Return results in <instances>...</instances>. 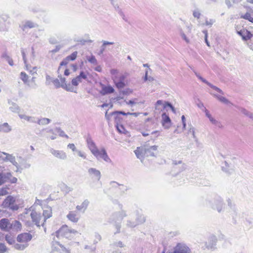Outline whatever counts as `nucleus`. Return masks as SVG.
Returning <instances> with one entry per match:
<instances>
[{"mask_svg": "<svg viewBox=\"0 0 253 253\" xmlns=\"http://www.w3.org/2000/svg\"><path fill=\"white\" fill-rule=\"evenodd\" d=\"M77 231L75 230L70 229L68 226L63 225L58 230L55 232L56 236L57 238L60 237H64L67 239H71L73 237V234H75Z\"/></svg>", "mask_w": 253, "mask_h": 253, "instance_id": "f257e3e1", "label": "nucleus"}, {"mask_svg": "<svg viewBox=\"0 0 253 253\" xmlns=\"http://www.w3.org/2000/svg\"><path fill=\"white\" fill-rule=\"evenodd\" d=\"M207 206H210L211 208L216 210L218 212H220L223 209L224 204L223 200L219 196H215L212 201H208V203H206Z\"/></svg>", "mask_w": 253, "mask_h": 253, "instance_id": "f03ea898", "label": "nucleus"}, {"mask_svg": "<svg viewBox=\"0 0 253 253\" xmlns=\"http://www.w3.org/2000/svg\"><path fill=\"white\" fill-rule=\"evenodd\" d=\"M15 202V197L12 196H8L3 201L1 206L3 208H9L12 210H17L18 209V207L17 205H14Z\"/></svg>", "mask_w": 253, "mask_h": 253, "instance_id": "7ed1b4c3", "label": "nucleus"}, {"mask_svg": "<svg viewBox=\"0 0 253 253\" xmlns=\"http://www.w3.org/2000/svg\"><path fill=\"white\" fill-rule=\"evenodd\" d=\"M61 251L65 252V253H70L69 250L57 241L54 237L52 242V253H54L55 251L60 252Z\"/></svg>", "mask_w": 253, "mask_h": 253, "instance_id": "20e7f679", "label": "nucleus"}, {"mask_svg": "<svg viewBox=\"0 0 253 253\" xmlns=\"http://www.w3.org/2000/svg\"><path fill=\"white\" fill-rule=\"evenodd\" d=\"M173 253H190V249L185 245L178 243L173 248Z\"/></svg>", "mask_w": 253, "mask_h": 253, "instance_id": "39448f33", "label": "nucleus"}, {"mask_svg": "<svg viewBox=\"0 0 253 253\" xmlns=\"http://www.w3.org/2000/svg\"><path fill=\"white\" fill-rule=\"evenodd\" d=\"M168 102L162 100H158L155 103V113H160L168 107Z\"/></svg>", "mask_w": 253, "mask_h": 253, "instance_id": "423d86ee", "label": "nucleus"}, {"mask_svg": "<svg viewBox=\"0 0 253 253\" xmlns=\"http://www.w3.org/2000/svg\"><path fill=\"white\" fill-rule=\"evenodd\" d=\"M86 142L88 148L90 150L91 153L94 156H97L99 150L97 148L93 141L91 139V138H88L86 140Z\"/></svg>", "mask_w": 253, "mask_h": 253, "instance_id": "0eeeda50", "label": "nucleus"}, {"mask_svg": "<svg viewBox=\"0 0 253 253\" xmlns=\"http://www.w3.org/2000/svg\"><path fill=\"white\" fill-rule=\"evenodd\" d=\"M32 239V235L29 233H23L18 235L17 241L19 243H28Z\"/></svg>", "mask_w": 253, "mask_h": 253, "instance_id": "6e6552de", "label": "nucleus"}, {"mask_svg": "<svg viewBox=\"0 0 253 253\" xmlns=\"http://www.w3.org/2000/svg\"><path fill=\"white\" fill-rule=\"evenodd\" d=\"M237 34L242 37V40L244 41H247L250 40L253 36V35L246 29H243L240 31H237Z\"/></svg>", "mask_w": 253, "mask_h": 253, "instance_id": "1a4fd4ad", "label": "nucleus"}, {"mask_svg": "<svg viewBox=\"0 0 253 253\" xmlns=\"http://www.w3.org/2000/svg\"><path fill=\"white\" fill-rule=\"evenodd\" d=\"M49 151L54 156L59 159L64 160L67 159V155L63 151L55 150L53 148H51Z\"/></svg>", "mask_w": 253, "mask_h": 253, "instance_id": "9d476101", "label": "nucleus"}, {"mask_svg": "<svg viewBox=\"0 0 253 253\" xmlns=\"http://www.w3.org/2000/svg\"><path fill=\"white\" fill-rule=\"evenodd\" d=\"M2 153L5 155L6 157L3 158V160L5 162H10L13 166H15L17 169H19V165L16 161L15 156L12 154H10L5 152H2Z\"/></svg>", "mask_w": 253, "mask_h": 253, "instance_id": "9b49d317", "label": "nucleus"}, {"mask_svg": "<svg viewBox=\"0 0 253 253\" xmlns=\"http://www.w3.org/2000/svg\"><path fill=\"white\" fill-rule=\"evenodd\" d=\"M162 124L165 128H169L171 126V120L166 113L162 115Z\"/></svg>", "mask_w": 253, "mask_h": 253, "instance_id": "f8f14e48", "label": "nucleus"}, {"mask_svg": "<svg viewBox=\"0 0 253 253\" xmlns=\"http://www.w3.org/2000/svg\"><path fill=\"white\" fill-rule=\"evenodd\" d=\"M32 157L31 154H28L24 157L19 156H17L18 159L19 160L20 164L23 166L24 168L27 169L30 167L31 165L27 163V161L29 160Z\"/></svg>", "mask_w": 253, "mask_h": 253, "instance_id": "ddd939ff", "label": "nucleus"}, {"mask_svg": "<svg viewBox=\"0 0 253 253\" xmlns=\"http://www.w3.org/2000/svg\"><path fill=\"white\" fill-rule=\"evenodd\" d=\"M32 221L35 223V224L39 227H40L41 220L42 216L40 213H38L35 211H32L30 214Z\"/></svg>", "mask_w": 253, "mask_h": 253, "instance_id": "4468645a", "label": "nucleus"}, {"mask_svg": "<svg viewBox=\"0 0 253 253\" xmlns=\"http://www.w3.org/2000/svg\"><path fill=\"white\" fill-rule=\"evenodd\" d=\"M82 79H84V80L87 79L86 75L83 71H81L79 76H77L76 78L72 79V85H73L74 86H77L79 84V83L82 82Z\"/></svg>", "mask_w": 253, "mask_h": 253, "instance_id": "2eb2a0df", "label": "nucleus"}, {"mask_svg": "<svg viewBox=\"0 0 253 253\" xmlns=\"http://www.w3.org/2000/svg\"><path fill=\"white\" fill-rule=\"evenodd\" d=\"M88 173L90 176L99 181L101 178L100 171L95 168H89L88 169Z\"/></svg>", "mask_w": 253, "mask_h": 253, "instance_id": "dca6fc26", "label": "nucleus"}, {"mask_svg": "<svg viewBox=\"0 0 253 253\" xmlns=\"http://www.w3.org/2000/svg\"><path fill=\"white\" fill-rule=\"evenodd\" d=\"M157 146H152L147 148H144V156L145 157L155 156V152L157 151Z\"/></svg>", "mask_w": 253, "mask_h": 253, "instance_id": "f3484780", "label": "nucleus"}, {"mask_svg": "<svg viewBox=\"0 0 253 253\" xmlns=\"http://www.w3.org/2000/svg\"><path fill=\"white\" fill-rule=\"evenodd\" d=\"M97 159L99 160L100 159H102L105 162L108 163L111 162V160L108 156L107 152L104 148H102L101 151H99L98 152V155L97 156H95Z\"/></svg>", "mask_w": 253, "mask_h": 253, "instance_id": "a211bd4d", "label": "nucleus"}, {"mask_svg": "<svg viewBox=\"0 0 253 253\" xmlns=\"http://www.w3.org/2000/svg\"><path fill=\"white\" fill-rule=\"evenodd\" d=\"M0 228L4 231L10 230V221L7 218H2L0 220Z\"/></svg>", "mask_w": 253, "mask_h": 253, "instance_id": "6ab92c4d", "label": "nucleus"}, {"mask_svg": "<svg viewBox=\"0 0 253 253\" xmlns=\"http://www.w3.org/2000/svg\"><path fill=\"white\" fill-rule=\"evenodd\" d=\"M43 217V222L41 224L42 226H44V222L46 220L52 216V210L50 207H46L43 210L42 215Z\"/></svg>", "mask_w": 253, "mask_h": 253, "instance_id": "aec40b11", "label": "nucleus"}, {"mask_svg": "<svg viewBox=\"0 0 253 253\" xmlns=\"http://www.w3.org/2000/svg\"><path fill=\"white\" fill-rule=\"evenodd\" d=\"M68 219L73 222L76 223L78 221L80 216L75 211H71L67 215Z\"/></svg>", "mask_w": 253, "mask_h": 253, "instance_id": "412c9836", "label": "nucleus"}, {"mask_svg": "<svg viewBox=\"0 0 253 253\" xmlns=\"http://www.w3.org/2000/svg\"><path fill=\"white\" fill-rule=\"evenodd\" d=\"M8 104L9 106V109L12 112L14 113H19L20 112V108L16 103L12 102L10 100H8Z\"/></svg>", "mask_w": 253, "mask_h": 253, "instance_id": "4be33fe9", "label": "nucleus"}, {"mask_svg": "<svg viewBox=\"0 0 253 253\" xmlns=\"http://www.w3.org/2000/svg\"><path fill=\"white\" fill-rule=\"evenodd\" d=\"M217 239L215 236H211L208 241V243H206V247L209 249L214 248L215 246Z\"/></svg>", "mask_w": 253, "mask_h": 253, "instance_id": "5701e85b", "label": "nucleus"}, {"mask_svg": "<svg viewBox=\"0 0 253 253\" xmlns=\"http://www.w3.org/2000/svg\"><path fill=\"white\" fill-rule=\"evenodd\" d=\"M115 90L114 88L111 85L105 86L103 85L102 87V90L100 91V93L103 95H106L108 94L112 93L114 92Z\"/></svg>", "mask_w": 253, "mask_h": 253, "instance_id": "b1692460", "label": "nucleus"}, {"mask_svg": "<svg viewBox=\"0 0 253 253\" xmlns=\"http://www.w3.org/2000/svg\"><path fill=\"white\" fill-rule=\"evenodd\" d=\"M12 130L11 127L7 123L0 124V132L4 133H8Z\"/></svg>", "mask_w": 253, "mask_h": 253, "instance_id": "393cba45", "label": "nucleus"}, {"mask_svg": "<svg viewBox=\"0 0 253 253\" xmlns=\"http://www.w3.org/2000/svg\"><path fill=\"white\" fill-rule=\"evenodd\" d=\"M240 17L241 18L247 20L253 23V11L252 10H250L249 11L246 12L244 15H241Z\"/></svg>", "mask_w": 253, "mask_h": 253, "instance_id": "a878e982", "label": "nucleus"}, {"mask_svg": "<svg viewBox=\"0 0 253 253\" xmlns=\"http://www.w3.org/2000/svg\"><path fill=\"white\" fill-rule=\"evenodd\" d=\"M126 216V212L125 211H121L120 212L114 213L112 215V217L114 218V219H116L118 220H122L124 217Z\"/></svg>", "mask_w": 253, "mask_h": 253, "instance_id": "bb28decb", "label": "nucleus"}, {"mask_svg": "<svg viewBox=\"0 0 253 253\" xmlns=\"http://www.w3.org/2000/svg\"><path fill=\"white\" fill-rule=\"evenodd\" d=\"M21 223L17 220H13L11 222H10V230H18L21 228Z\"/></svg>", "mask_w": 253, "mask_h": 253, "instance_id": "cd10ccee", "label": "nucleus"}, {"mask_svg": "<svg viewBox=\"0 0 253 253\" xmlns=\"http://www.w3.org/2000/svg\"><path fill=\"white\" fill-rule=\"evenodd\" d=\"M89 201L87 200H85L81 205H78L76 207V209L80 211H82L83 212H84V211L87 209L88 204H89Z\"/></svg>", "mask_w": 253, "mask_h": 253, "instance_id": "c85d7f7f", "label": "nucleus"}, {"mask_svg": "<svg viewBox=\"0 0 253 253\" xmlns=\"http://www.w3.org/2000/svg\"><path fill=\"white\" fill-rule=\"evenodd\" d=\"M120 114H122L123 115H128V114H127V113H125V112L122 111L113 112L111 113L110 114V115L114 116L115 120V122H119L121 120V118L119 117V115H120Z\"/></svg>", "mask_w": 253, "mask_h": 253, "instance_id": "c756f323", "label": "nucleus"}, {"mask_svg": "<svg viewBox=\"0 0 253 253\" xmlns=\"http://www.w3.org/2000/svg\"><path fill=\"white\" fill-rule=\"evenodd\" d=\"M239 109L243 114L252 120H253V113L243 107H240Z\"/></svg>", "mask_w": 253, "mask_h": 253, "instance_id": "7c9ffc66", "label": "nucleus"}, {"mask_svg": "<svg viewBox=\"0 0 253 253\" xmlns=\"http://www.w3.org/2000/svg\"><path fill=\"white\" fill-rule=\"evenodd\" d=\"M38 26V25L32 21H27L25 24L23 26V30H25L26 28H33Z\"/></svg>", "mask_w": 253, "mask_h": 253, "instance_id": "2f4dec72", "label": "nucleus"}, {"mask_svg": "<svg viewBox=\"0 0 253 253\" xmlns=\"http://www.w3.org/2000/svg\"><path fill=\"white\" fill-rule=\"evenodd\" d=\"M134 153L137 158L139 159L141 162L143 158L145 157V156H144V148L139 149L137 148V149L134 151Z\"/></svg>", "mask_w": 253, "mask_h": 253, "instance_id": "473e14b6", "label": "nucleus"}, {"mask_svg": "<svg viewBox=\"0 0 253 253\" xmlns=\"http://www.w3.org/2000/svg\"><path fill=\"white\" fill-rule=\"evenodd\" d=\"M19 117L21 119H24L28 122H31V123H36L37 122L36 119L34 117L31 116H28L25 115L23 114H19Z\"/></svg>", "mask_w": 253, "mask_h": 253, "instance_id": "72a5a7b5", "label": "nucleus"}, {"mask_svg": "<svg viewBox=\"0 0 253 253\" xmlns=\"http://www.w3.org/2000/svg\"><path fill=\"white\" fill-rule=\"evenodd\" d=\"M28 245V243H20L14 244V247L17 250L22 251L26 249Z\"/></svg>", "mask_w": 253, "mask_h": 253, "instance_id": "f704fd0d", "label": "nucleus"}, {"mask_svg": "<svg viewBox=\"0 0 253 253\" xmlns=\"http://www.w3.org/2000/svg\"><path fill=\"white\" fill-rule=\"evenodd\" d=\"M211 94H212L213 95H214V96H215L220 102H221L224 104H232V103L228 99H227L225 97L222 96L221 95H217V94H212V93H211Z\"/></svg>", "mask_w": 253, "mask_h": 253, "instance_id": "c9c22d12", "label": "nucleus"}, {"mask_svg": "<svg viewBox=\"0 0 253 253\" xmlns=\"http://www.w3.org/2000/svg\"><path fill=\"white\" fill-rule=\"evenodd\" d=\"M223 165L222 166V170L225 172L230 173L232 170V169H230L229 164L226 161H224Z\"/></svg>", "mask_w": 253, "mask_h": 253, "instance_id": "e433bc0d", "label": "nucleus"}, {"mask_svg": "<svg viewBox=\"0 0 253 253\" xmlns=\"http://www.w3.org/2000/svg\"><path fill=\"white\" fill-rule=\"evenodd\" d=\"M51 120L49 119L43 118L41 119H38L36 123L40 125H45L50 123Z\"/></svg>", "mask_w": 253, "mask_h": 253, "instance_id": "4c0bfd02", "label": "nucleus"}, {"mask_svg": "<svg viewBox=\"0 0 253 253\" xmlns=\"http://www.w3.org/2000/svg\"><path fill=\"white\" fill-rule=\"evenodd\" d=\"M1 57L4 58L10 66L13 65V62L12 59L8 55L6 52L3 53L1 55Z\"/></svg>", "mask_w": 253, "mask_h": 253, "instance_id": "58836bf2", "label": "nucleus"}, {"mask_svg": "<svg viewBox=\"0 0 253 253\" xmlns=\"http://www.w3.org/2000/svg\"><path fill=\"white\" fill-rule=\"evenodd\" d=\"M102 44L100 47V49L103 51H105L106 50L107 45H112L114 44V42H110L106 41H102Z\"/></svg>", "mask_w": 253, "mask_h": 253, "instance_id": "ea45409f", "label": "nucleus"}, {"mask_svg": "<svg viewBox=\"0 0 253 253\" xmlns=\"http://www.w3.org/2000/svg\"><path fill=\"white\" fill-rule=\"evenodd\" d=\"M114 7L115 9L118 12L120 15L122 17V18L126 21H127L124 12L122 11V10L119 8L118 5H114Z\"/></svg>", "mask_w": 253, "mask_h": 253, "instance_id": "a19ab883", "label": "nucleus"}, {"mask_svg": "<svg viewBox=\"0 0 253 253\" xmlns=\"http://www.w3.org/2000/svg\"><path fill=\"white\" fill-rule=\"evenodd\" d=\"M205 112L206 117L209 118V119L210 121L211 122V123H212V124L213 125L214 122L216 121V120L211 116V115L210 114L209 111L207 109H206L205 108Z\"/></svg>", "mask_w": 253, "mask_h": 253, "instance_id": "79ce46f5", "label": "nucleus"}, {"mask_svg": "<svg viewBox=\"0 0 253 253\" xmlns=\"http://www.w3.org/2000/svg\"><path fill=\"white\" fill-rule=\"evenodd\" d=\"M126 79V76L124 75H121L118 76H115L113 78L114 82H125V80Z\"/></svg>", "mask_w": 253, "mask_h": 253, "instance_id": "37998d69", "label": "nucleus"}, {"mask_svg": "<svg viewBox=\"0 0 253 253\" xmlns=\"http://www.w3.org/2000/svg\"><path fill=\"white\" fill-rule=\"evenodd\" d=\"M77 54H78L77 51L73 52L71 55L67 56L66 57L67 60H68L69 61L75 60L77 58Z\"/></svg>", "mask_w": 253, "mask_h": 253, "instance_id": "c03bdc74", "label": "nucleus"}, {"mask_svg": "<svg viewBox=\"0 0 253 253\" xmlns=\"http://www.w3.org/2000/svg\"><path fill=\"white\" fill-rule=\"evenodd\" d=\"M5 240L9 244L12 245L14 243L15 240L14 238L10 235H6L5 237Z\"/></svg>", "mask_w": 253, "mask_h": 253, "instance_id": "a18cd8bd", "label": "nucleus"}, {"mask_svg": "<svg viewBox=\"0 0 253 253\" xmlns=\"http://www.w3.org/2000/svg\"><path fill=\"white\" fill-rule=\"evenodd\" d=\"M188 133L191 134L193 136V138L195 139V141H197V138L195 135L194 127H193L192 126H190L189 129H188Z\"/></svg>", "mask_w": 253, "mask_h": 253, "instance_id": "49530a36", "label": "nucleus"}, {"mask_svg": "<svg viewBox=\"0 0 253 253\" xmlns=\"http://www.w3.org/2000/svg\"><path fill=\"white\" fill-rule=\"evenodd\" d=\"M20 79L25 84H27L28 82V76L25 72H22L20 73Z\"/></svg>", "mask_w": 253, "mask_h": 253, "instance_id": "de8ad7c7", "label": "nucleus"}, {"mask_svg": "<svg viewBox=\"0 0 253 253\" xmlns=\"http://www.w3.org/2000/svg\"><path fill=\"white\" fill-rule=\"evenodd\" d=\"M136 221L138 224L143 223L145 221V217L143 215H138L136 218Z\"/></svg>", "mask_w": 253, "mask_h": 253, "instance_id": "09e8293b", "label": "nucleus"}, {"mask_svg": "<svg viewBox=\"0 0 253 253\" xmlns=\"http://www.w3.org/2000/svg\"><path fill=\"white\" fill-rule=\"evenodd\" d=\"M208 85H209L211 88L214 89L215 90H216L217 92H219V93H220L221 94H224V92L221 89H220L219 88L217 87V86L213 85L210 83H208Z\"/></svg>", "mask_w": 253, "mask_h": 253, "instance_id": "8fccbe9b", "label": "nucleus"}, {"mask_svg": "<svg viewBox=\"0 0 253 253\" xmlns=\"http://www.w3.org/2000/svg\"><path fill=\"white\" fill-rule=\"evenodd\" d=\"M179 33L182 39L184 40L186 43H188L190 42L189 39L186 37V35L184 34L182 29L180 30Z\"/></svg>", "mask_w": 253, "mask_h": 253, "instance_id": "3c124183", "label": "nucleus"}, {"mask_svg": "<svg viewBox=\"0 0 253 253\" xmlns=\"http://www.w3.org/2000/svg\"><path fill=\"white\" fill-rule=\"evenodd\" d=\"M87 60L88 62H89L90 63L96 65L97 64V61L95 57L93 55H91L87 58Z\"/></svg>", "mask_w": 253, "mask_h": 253, "instance_id": "603ef678", "label": "nucleus"}, {"mask_svg": "<svg viewBox=\"0 0 253 253\" xmlns=\"http://www.w3.org/2000/svg\"><path fill=\"white\" fill-rule=\"evenodd\" d=\"M114 83L115 84L116 86L119 89L124 88L126 86V84L125 82L117 81V82Z\"/></svg>", "mask_w": 253, "mask_h": 253, "instance_id": "864d4df0", "label": "nucleus"}, {"mask_svg": "<svg viewBox=\"0 0 253 253\" xmlns=\"http://www.w3.org/2000/svg\"><path fill=\"white\" fill-rule=\"evenodd\" d=\"M116 128H117L118 131L121 133H124L125 128L122 125H119L118 124V122H116Z\"/></svg>", "mask_w": 253, "mask_h": 253, "instance_id": "5fc2aeb1", "label": "nucleus"}, {"mask_svg": "<svg viewBox=\"0 0 253 253\" xmlns=\"http://www.w3.org/2000/svg\"><path fill=\"white\" fill-rule=\"evenodd\" d=\"M56 130L57 132L59 133V135L61 137H65L66 138H68V136L66 135L64 131L62 130L59 127H56Z\"/></svg>", "mask_w": 253, "mask_h": 253, "instance_id": "6e6d98bb", "label": "nucleus"}, {"mask_svg": "<svg viewBox=\"0 0 253 253\" xmlns=\"http://www.w3.org/2000/svg\"><path fill=\"white\" fill-rule=\"evenodd\" d=\"M35 80H36V78L35 77H33L32 78V79L31 80V84H28V85L30 87H31L32 88H36L37 86V85L35 82Z\"/></svg>", "mask_w": 253, "mask_h": 253, "instance_id": "4d7b16f0", "label": "nucleus"}, {"mask_svg": "<svg viewBox=\"0 0 253 253\" xmlns=\"http://www.w3.org/2000/svg\"><path fill=\"white\" fill-rule=\"evenodd\" d=\"M7 252V248L3 243H0V253H4Z\"/></svg>", "mask_w": 253, "mask_h": 253, "instance_id": "13d9d810", "label": "nucleus"}, {"mask_svg": "<svg viewBox=\"0 0 253 253\" xmlns=\"http://www.w3.org/2000/svg\"><path fill=\"white\" fill-rule=\"evenodd\" d=\"M195 75L197 76V77L202 82L206 84L207 85L209 82L207 81L206 79H204L202 77L200 76V75L198 73H197L196 72L194 71Z\"/></svg>", "mask_w": 253, "mask_h": 253, "instance_id": "bf43d9fd", "label": "nucleus"}, {"mask_svg": "<svg viewBox=\"0 0 253 253\" xmlns=\"http://www.w3.org/2000/svg\"><path fill=\"white\" fill-rule=\"evenodd\" d=\"M21 53L22 55L23 60L24 61V64H25V66H26V67H27V59L26 57V54L25 53V51H24V50L23 48L21 49Z\"/></svg>", "mask_w": 253, "mask_h": 253, "instance_id": "052dcab7", "label": "nucleus"}, {"mask_svg": "<svg viewBox=\"0 0 253 253\" xmlns=\"http://www.w3.org/2000/svg\"><path fill=\"white\" fill-rule=\"evenodd\" d=\"M58 78H60V84H61V86L62 87H64V84L66 85V79L65 78H62L61 75H59L58 76Z\"/></svg>", "mask_w": 253, "mask_h": 253, "instance_id": "680f3d73", "label": "nucleus"}, {"mask_svg": "<svg viewBox=\"0 0 253 253\" xmlns=\"http://www.w3.org/2000/svg\"><path fill=\"white\" fill-rule=\"evenodd\" d=\"M132 90L130 88H126L122 91V93L124 95H129L132 93Z\"/></svg>", "mask_w": 253, "mask_h": 253, "instance_id": "e2e57ef3", "label": "nucleus"}, {"mask_svg": "<svg viewBox=\"0 0 253 253\" xmlns=\"http://www.w3.org/2000/svg\"><path fill=\"white\" fill-rule=\"evenodd\" d=\"M52 82L56 88H59L61 86L60 82L59 79H56L52 80Z\"/></svg>", "mask_w": 253, "mask_h": 253, "instance_id": "0e129e2a", "label": "nucleus"}, {"mask_svg": "<svg viewBox=\"0 0 253 253\" xmlns=\"http://www.w3.org/2000/svg\"><path fill=\"white\" fill-rule=\"evenodd\" d=\"M215 20L213 19H210L209 20H206L205 24L207 26H211V25L215 22Z\"/></svg>", "mask_w": 253, "mask_h": 253, "instance_id": "69168bd1", "label": "nucleus"}, {"mask_svg": "<svg viewBox=\"0 0 253 253\" xmlns=\"http://www.w3.org/2000/svg\"><path fill=\"white\" fill-rule=\"evenodd\" d=\"M7 189L5 188H1L0 190V196H5L8 194Z\"/></svg>", "mask_w": 253, "mask_h": 253, "instance_id": "338daca9", "label": "nucleus"}, {"mask_svg": "<svg viewBox=\"0 0 253 253\" xmlns=\"http://www.w3.org/2000/svg\"><path fill=\"white\" fill-rule=\"evenodd\" d=\"M137 222H131L129 220L127 222V225L130 227H134L137 225Z\"/></svg>", "mask_w": 253, "mask_h": 253, "instance_id": "774afa93", "label": "nucleus"}]
</instances>
